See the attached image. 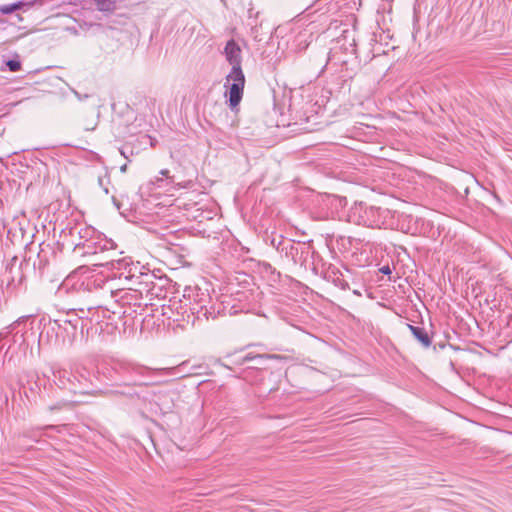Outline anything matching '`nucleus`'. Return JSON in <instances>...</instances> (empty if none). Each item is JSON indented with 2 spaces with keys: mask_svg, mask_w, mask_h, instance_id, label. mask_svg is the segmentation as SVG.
I'll list each match as a JSON object with an SVG mask.
<instances>
[{
  "mask_svg": "<svg viewBox=\"0 0 512 512\" xmlns=\"http://www.w3.org/2000/svg\"><path fill=\"white\" fill-rule=\"evenodd\" d=\"M167 310L172 311V307H171V305H169V306L167 307Z\"/></svg>",
  "mask_w": 512,
  "mask_h": 512,
  "instance_id": "38",
  "label": "nucleus"
},
{
  "mask_svg": "<svg viewBox=\"0 0 512 512\" xmlns=\"http://www.w3.org/2000/svg\"><path fill=\"white\" fill-rule=\"evenodd\" d=\"M49 255L55 256L52 246L49 243H40L34 267H38L39 270L43 271L49 264Z\"/></svg>",
  "mask_w": 512,
  "mask_h": 512,
  "instance_id": "18",
  "label": "nucleus"
},
{
  "mask_svg": "<svg viewBox=\"0 0 512 512\" xmlns=\"http://www.w3.org/2000/svg\"><path fill=\"white\" fill-rule=\"evenodd\" d=\"M106 265H110L112 269L116 270H127V272H120L119 278L124 277L125 279L132 282V287L141 289L143 293H146V296L151 292L154 287V280L156 276L150 271L142 272L140 271L138 275L133 272V270H137L138 267L133 263H130L126 258L120 259H112L106 263Z\"/></svg>",
  "mask_w": 512,
  "mask_h": 512,
  "instance_id": "6",
  "label": "nucleus"
},
{
  "mask_svg": "<svg viewBox=\"0 0 512 512\" xmlns=\"http://www.w3.org/2000/svg\"><path fill=\"white\" fill-rule=\"evenodd\" d=\"M53 381L62 390H67L74 395H89L87 379H79L71 371L66 369L53 370Z\"/></svg>",
  "mask_w": 512,
  "mask_h": 512,
  "instance_id": "10",
  "label": "nucleus"
},
{
  "mask_svg": "<svg viewBox=\"0 0 512 512\" xmlns=\"http://www.w3.org/2000/svg\"><path fill=\"white\" fill-rule=\"evenodd\" d=\"M83 403H85V401L77 400V399H73V400H60V401H57L56 403H54L52 405H49L48 406V410L51 413H54V412H58V411L66 410V409H71L74 406H76L78 404H83Z\"/></svg>",
  "mask_w": 512,
  "mask_h": 512,
  "instance_id": "22",
  "label": "nucleus"
},
{
  "mask_svg": "<svg viewBox=\"0 0 512 512\" xmlns=\"http://www.w3.org/2000/svg\"><path fill=\"white\" fill-rule=\"evenodd\" d=\"M143 294L141 289L134 287H129L122 291L117 302L123 309L122 314L125 317L135 319L148 309V304L144 301Z\"/></svg>",
  "mask_w": 512,
  "mask_h": 512,
  "instance_id": "8",
  "label": "nucleus"
},
{
  "mask_svg": "<svg viewBox=\"0 0 512 512\" xmlns=\"http://www.w3.org/2000/svg\"><path fill=\"white\" fill-rule=\"evenodd\" d=\"M126 170H127V164H123V165L120 167V171L124 173V172H126Z\"/></svg>",
  "mask_w": 512,
  "mask_h": 512,
  "instance_id": "33",
  "label": "nucleus"
},
{
  "mask_svg": "<svg viewBox=\"0 0 512 512\" xmlns=\"http://www.w3.org/2000/svg\"><path fill=\"white\" fill-rule=\"evenodd\" d=\"M280 235L276 236V235H273L271 236V239H270V245L273 246L276 251L278 252V241H279V237Z\"/></svg>",
  "mask_w": 512,
  "mask_h": 512,
  "instance_id": "29",
  "label": "nucleus"
},
{
  "mask_svg": "<svg viewBox=\"0 0 512 512\" xmlns=\"http://www.w3.org/2000/svg\"><path fill=\"white\" fill-rule=\"evenodd\" d=\"M72 245L74 246V252H77L82 256L96 255L116 247L115 243L111 239H107L105 236L98 234L97 232L96 236H94L86 244L85 242L73 241Z\"/></svg>",
  "mask_w": 512,
  "mask_h": 512,
  "instance_id": "13",
  "label": "nucleus"
},
{
  "mask_svg": "<svg viewBox=\"0 0 512 512\" xmlns=\"http://www.w3.org/2000/svg\"><path fill=\"white\" fill-rule=\"evenodd\" d=\"M5 333H0V342L4 340Z\"/></svg>",
  "mask_w": 512,
  "mask_h": 512,
  "instance_id": "36",
  "label": "nucleus"
},
{
  "mask_svg": "<svg viewBox=\"0 0 512 512\" xmlns=\"http://www.w3.org/2000/svg\"><path fill=\"white\" fill-rule=\"evenodd\" d=\"M96 7L102 12H111L114 10L115 5L111 0H95Z\"/></svg>",
  "mask_w": 512,
  "mask_h": 512,
  "instance_id": "24",
  "label": "nucleus"
},
{
  "mask_svg": "<svg viewBox=\"0 0 512 512\" xmlns=\"http://www.w3.org/2000/svg\"><path fill=\"white\" fill-rule=\"evenodd\" d=\"M264 269L266 272L270 273V280L273 282H278L281 279V273L277 271L271 264H265Z\"/></svg>",
  "mask_w": 512,
  "mask_h": 512,
  "instance_id": "25",
  "label": "nucleus"
},
{
  "mask_svg": "<svg viewBox=\"0 0 512 512\" xmlns=\"http://www.w3.org/2000/svg\"><path fill=\"white\" fill-rule=\"evenodd\" d=\"M78 310L87 317V333H89L94 324H99L109 312L107 309L100 306H88L86 308L80 307Z\"/></svg>",
  "mask_w": 512,
  "mask_h": 512,
  "instance_id": "16",
  "label": "nucleus"
},
{
  "mask_svg": "<svg viewBox=\"0 0 512 512\" xmlns=\"http://www.w3.org/2000/svg\"><path fill=\"white\" fill-rule=\"evenodd\" d=\"M313 274L321 276L323 279L332 282L342 290L349 289V283L344 278L342 271L334 264H327L322 258L318 259V265L313 266Z\"/></svg>",
  "mask_w": 512,
  "mask_h": 512,
  "instance_id": "14",
  "label": "nucleus"
},
{
  "mask_svg": "<svg viewBox=\"0 0 512 512\" xmlns=\"http://www.w3.org/2000/svg\"><path fill=\"white\" fill-rule=\"evenodd\" d=\"M416 233H417V228H415V229L411 232V234H416Z\"/></svg>",
  "mask_w": 512,
  "mask_h": 512,
  "instance_id": "37",
  "label": "nucleus"
},
{
  "mask_svg": "<svg viewBox=\"0 0 512 512\" xmlns=\"http://www.w3.org/2000/svg\"><path fill=\"white\" fill-rule=\"evenodd\" d=\"M379 271L382 273V274H385V275H390L391 274V268L388 266V265H385L383 267H381L379 269Z\"/></svg>",
  "mask_w": 512,
  "mask_h": 512,
  "instance_id": "30",
  "label": "nucleus"
},
{
  "mask_svg": "<svg viewBox=\"0 0 512 512\" xmlns=\"http://www.w3.org/2000/svg\"><path fill=\"white\" fill-rule=\"evenodd\" d=\"M414 338L425 348L430 347L432 340L427 330L419 325L407 324Z\"/></svg>",
  "mask_w": 512,
  "mask_h": 512,
  "instance_id": "19",
  "label": "nucleus"
},
{
  "mask_svg": "<svg viewBox=\"0 0 512 512\" xmlns=\"http://www.w3.org/2000/svg\"><path fill=\"white\" fill-rule=\"evenodd\" d=\"M6 66L11 72H18L21 70V62L18 59H9Z\"/></svg>",
  "mask_w": 512,
  "mask_h": 512,
  "instance_id": "26",
  "label": "nucleus"
},
{
  "mask_svg": "<svg viewBox=\"0 0 512 512\" xmlns=\"http://www.w3.org/2000/svg\"><path fill=\"white\" fill-rule=\"evenodd\" d=\"M160 182H163V179L162 178H157L156 179V183L158 184L159 187H161Z\"/></svg>",
  "mask_w": 512,
  "mask_h": 512,
  "instance_id": "34",
  "label": "nucleus"
},
{
  "mask_svg": "<svg viewBox=\"0 0 512 512\" xmlns=\"http://www.w3.org/2000/svg\"><path fill=\"white\" fill-rule=\"evenodd\" d=\"M278 241V253L282 258L291 261L294 266H300L304 270H311L318 265L321 258L313 247L312 241L301 242L284 238L280 235Z\"/></svg>",
  "mask_w": 512,
  "mask_h": 512,
  "instance_id": "3",
  "label": "nucleus"
},
{
  "mask_svg": "<svg viewBox=\"0 0 512 512\" xmlns=\"http://www.w3.org/2000/svg\"><path fill=\"white\" fill-rule=\"evenodd\" d=\"M113 369L125 379V384L132 386L149 385L145 378L153 374L150 368L130 362H117L114 364Z\"/></svg>",
  "mask_w": 512,
  "mask_h": 512,
  "instance_id": "9",
  "label": "nucleus"
},
{
  "mask_svg": "<svg viewBox=\"0 0 512 512\" xmlns=\"http://www.w3.org/2000/svg\"><path fill=\"white\" fill-rule=\"evenodd\" d=\"M258 365L256 362H251L250 365Z\"/></svg>",
  "mask_w": 512,
  "mask_h": 512,
  "instance_id": "39",
  "label": "nucleus"
},
{
  "mask_svg": "<svg viewBox=\"0 0 512 512\" xmlns=\"http://www.w3.org/2000/svg\"><path fill=\"white\" fill-rule=\"evenodd\" d=\"M52 324V330L56 332V338L62 345L72 346L76 341L88 338L87 328L74 326L73 323H67V320H54Z\"/></svg>",
  "mask_w": 512,
  "mask_h": 512,
  "instance_id": "11",
  "label": "nucleus"
},
{
  "mask_svg": "<svg viewBox=\"0 0 512 512\" xmlns=\"http://www.w3.org/2000/svg\"><path fill=\"white\" fill-rule=\"evenodd\" d=\"M45 429H56V426H54V425H47V426H45Z\"/></svg>",
  "mask_w": 512,
  "mask_h": 512,
  "instance_id": "35",
  "label": "nucleus"
},
{
  "mask_svg": "<svg viewBox=\"0 0 512 512\" xmlns=\"http://www.w3.org/2000/svg\"><path fill=\"white\" fill-rule=\"evenodd\" d=\"M40 393V386L39 384L35 381L29 388H28V391H25V395L28 399H30L31 402H37V398Z\"/></svg>",
  "mask_w": 512,
  "mask_h": 512,
  "instance_id": "23",
  "label": "nucleus"
},
{
  "mask_svg": "<svg viewBox=\"0 0 512 512\" xmlns=\"http://www.w3.org/2000/svg\"><path fill=\"white\" fill-rule=\"evenodd\" d=\"M36 3L41 5L42 0H33V1H27V2L26 1H18V2L12 3V4L3 5L0 7V12L2 14L6 15V14H10L13 11L18 10V9H23L26 11Z\"/></svg>",
  "mask_w": 512,
  "mask_h": 512,
  "instance_id": "20",
  "label": "nucleus"
},
{
  "mask_svg": "<svg viewBox=\"0 0 512 512\" xmlns=\"http://www.w3.org/2000/svg\"><path fill=\"white\" fill-rule=\"evenodd\" d=\"M162 315L167 316L169 319L172 318V316L169 315L168 311H166V309L164 307H163Z\"/></svg>",
  "mask_w": 512,
  "mask_h": 512,
  "instance_id": "32",
  "label": "nucleus"
},
{
  "mask_svg": "<svg viewBox=\"0 0 512 512\" xmlns=\"http://www.w3.org/2000/svg\"><path fill=\"white\" fill-rule=\"evenodd\" d=\"M29 329L25 323V317H20L4 329L0 333H5L4 339L11 336V344L7 347L5 356L10 353L9 360L15 353L22 352L26 353L28 348L27 334Z\"/></svg>",
  "mask_w": 512,
  "mask_h": 512,
  "instance_id": "7",
  "label": "nucleus"
},
{
  "mask_svg": "<svg viewBox=\"0 0 512 512\" xmlns=\"http://www.w3.org/2000/svg\"><path fill=\"white\" fill-rule=\"evenodd\" d=\"M69 236L71 237V243L74 242H85L90 241L96 236V230L89 225L76 224L69 229Z\"/></svg>",
  "mask_w": 512,
  "mask_h": 512,
  "instance_id": "15",
  "label": "nucleus"
},
{
  "mask_svg": "<svg viewBox=\"0 0 512 512\" xmlns=\"http://www.w3.org/2000/svg\"><path fill=\"white\" fill-rule=\"evenodd\" d=\"M353 241H357L356 239H353L351 237H346V236H339L338 239H337V243L339 245H341L343 248L346 249V245L348 244L349 246H352L353 245Z\"/></svg>",
  "mask_w": 512,
  "mask_h": 512,
  "instance_id": "27",
  "label": "nucleus"
},
{
  "mask_svg": "<svg viewBox=\"0 0 512 512\" xmlns=\"http://www.w3.org/2000/svg\"><path fill=\"white\" fill-rule=\"evenodd\" d=\"M24 266H28V263L19 262L16 256L6 263L1 286L6 283L7 293L13 294L22 285L25 280Z\"/></svg>",
  "mask_w": 512,
  "mask_h": 512,
  "instance_id": "12",
  "label": "nucleus"
},
{
  "mask_svg": "<svg viewBox=\"0 0 512 512\" xmlns=\"http://www.w3.org/2000/svg\"><path fill=\"white\" fill-rule=\"evenodd\" d=\"M225 361L228 363L226 365L229 367V365L237 366V367H243L247 368L246 360L244 359V349H238L231 353H228L224 356Z\"/></svg>",
  "mask_w": 512,
  "mask_h": 512,
  "instance_id": "21",
  "label": "nucleus"
},
{
  "mask_svg": "<svg viewBox=\"0 0 512 512\" xmlns=\"http://www.w3.org/2000/svg\"><path fill=\"white\" fill-rule=\"evenodd\" d=\"M349 220L357 225L373 229H392L395 225L394 213L376 206H368L365 203H356L349 212Z\"/></svg>",
  "mask_w": 512,
  "mask_h": 512,
  "instance_id": "4",
  "label": "nucleus"
},
{
  "mask_svg": "<svg viewBox=\"0 0 512 512\" xmlns=\"http://www.w3.org/2000/svg\"><path fill=\"white\" fill-rule=\"evenodd\" d=\"M80 307H73L67 309L63 315H61L56 320H67V323L74 324V326H82V328H87V317L85 314L79 312Z\"/></svg>",
  "mask_w": 512,
  "mask_h": 512,
  "instance_id": "17",
  "label": "nucleus"
},
{
  "mask_svg": "<svg viewBox=\"0 0 512 512\" xmlns=\"http://www.w3.org/2000/svg\"><path fill=\"white\" fill-rule=\"evenodd\" d=\"M343 37H344L345 39H349V38H351L350 46H351V47H353L352 52H356V50L354 49V47L356 46V43H355V37H354V31L344 30V31H343Z\"/></svg>",
  "mask_w": 512,
  "mask_h": 512,
  "instance_id": "28",
  "label": "nucleus"
},
{
  "mask_svg": "<svg viewBox=\"0 0 512 512\" xmlns=\"http://www.w3.org/2000/svg\"><path fill=\"white\" fill-rule=\"evenodd\" d=\"M242 349H244V359L246 360L247 368L242 369L241 377L251 384L263 381L265 372L271 369L269 364L271 361H283L286 359V357L281 355L264 352L265 345L262 343H251Z\"/></svg>",
  "mask_w": 512,
  "mask_h": 512,
  "instance_id": "2",
  "label": "nucleus"
},
{
  "mask_svg": "<svg viewBox=\"0 0 512 512\" xmlns=\"http://www.w3.org/2000/svg\"><path fill=\"white\" fill-rule=\"evenodd\" d=\"M169 173H170V172H169V170H168V169H162V170L160 171V174H161L162 176L166 177L167 179H171V178L169 177ZM170 182H171V183H173V180L171 179V180H170Z\"/></svg>",
  "mask_w": 512,
  "mask_h": 512,
  "instance_id": "31",
  "label": "nucleus"
},
{
  "mask_svg": "<svg viewBox=\"0 0 512 512\" xmlns=\"http://www.w3.org/2000/svg\"><path fill=\"white\" fill-rule=\"evenodd\" d=\"M223 54L226 61L232 66L231 71L226 76L225 87L228 88V105L234 110L241 102L245 87V75L243 73L242 51L238 43L234 39L226 42Z\"/></svg>",
  "mask_w": 512,
  "mask_h": 512,
  "instance_id": "1",
  "label": "nucleus"
},
{
  "mask_svg": "<svg viewBox=\"0 0 512 512\" xmlns=\"http://www.w3.org/2000/svg\"><path fill=\"white\" fill-rule=\"evenodd\" d=\"M184 306L187 307L190 312L187 316V322L190 321V317L192 316V324H194L196 320L215 319L219 314V310H216L211 303L209 293L198 287L185 290Z\"/></svg>",
  "mask_w": 512,
  "mask_h": 512,
  "instance_id": "5",
  "label": "nucleus"
}]
</instances>
